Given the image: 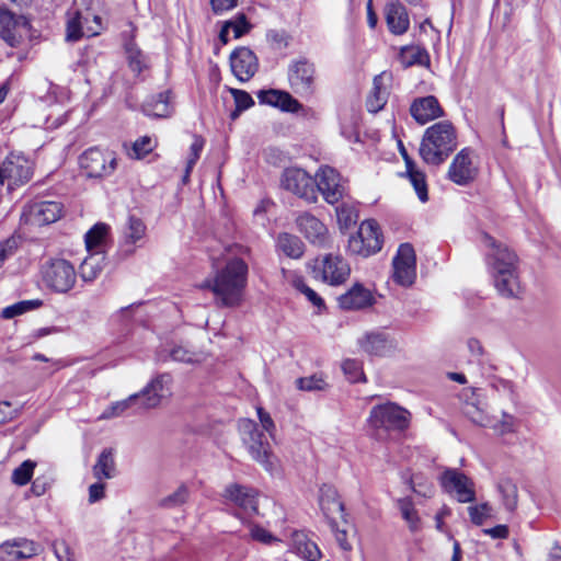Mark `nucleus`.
Here are the masks:
<instances>
[{"mask_svg": "<svg viewBox=\"0 0 561 561\" xmlns=\"http://www.w3.org/2000/svg\"><path fill=\"white\" fill-rule=\"evenodd\" d=\"M248 264L241 259H231L226 265L216 271L213 278L206 279L202 289L214 294L215 304L221 308L239 307L248 285Z\"/></svg>", "mask_w": 561, "mask_h": 561, "instance_id": "f257e3e1", "label": "nucleus"}, {"mask_svg": "<svg viewBox=\"0 0 561 561\" xmlns=\"http://www.w3.org/2000/svg\"><path fill=\"white\" fill-rule=\"evenodd\" d=\"M483 243L488 249L485 260L496 290L503 297H517L520 293L517 255L488 234L483 237Z\"/></svg>", "mask_w": 561, "mask_h": 561, "instance_id": "f03ea898", "label": "nucleus"}, {"mask_svg": "<svg viewBox=\"0 0 561 561\" xmlns=\"http://www.w3.org/2000/svg\"><path fill=\"white\" fill-rule=\"evenodd\" d=\"M457 148V133L448 121L430 126L420 145V156L427 164L439 165Z\"/></svg>", "mask_w": 561, "mask_h": 561, "instance_id": "7ed1b4c3", "label": "nucleus"}, {"mask_svg": "<svg viewBox=\"0 0 561 561\" xmlns=\"http://www.w3.org/2000/svg\"><path fill=\"white\" fill-rule=\"evenodd\" d=\"M409 423V411L391 402L374 407L368 417V424L376 431L377 436L380 431L402 432L408 428Z\"/></svg>", "mask_w": 561, "mask_h": 561, "instance_id": "20e7f679", "label": "nucleus"}, {"mask_svg": "<svg viewBox=\"0 0 561 561\" xmlns=\"http://www.w3.org/2000/svg\"><path fill=\"white\" fill-rule=\"evenodd\" d=\"M41 273L45 286L58 294L70 291L77 280L75 266L65 259H51L45 262Z\"/></svg>", "mask_w": 561, "mask_h": 561, "instance_id": "39448f33", "label": "nucleus"}, {"mask_svg": "<svg viewBox=\"0 0 561 561\" xmlns=\"http://www.w3.org/2000/svg\"><path fill=\"white\" fill-rule=\"evenodd\" d=\"M241 427L244 434H248V438L244 437V442L251 457L267 471H272L275 468L277 459L272 453L266 435L250 420H243Z\"/></svg>", "mask_w": 561, "mask_h": 561, "instance_id": "423d86ee", "label": "nucleus"}, {"mask_svg": "<svg viewBox=\"0 0 561 561\" xmlns=\"http://www.w3.org/2000/svg\"><path fill=\"white\" fill-rule=\"evenodd\" d=\"M383 237L378 222L374 219L360 224L358 231L348 240V250L357 255L367 257L379 252Z\"/></svg>", "mask_w": 561, "mask_h": 561, "instance_id": "0eeeda50", "label": "nucleus"}, {"mask_svg": "<svg viewBox=\"0 0 561 561\" xmlns=\"http://www.w3.org/2000/svg\"><path fill=\"white\" fill-rule=\"evenodd\" d=\"M312 274L316 279L331 286H339L350 277L351 267L342 255L330 253L314 261Z\"/></svg>", "mask_w": 561, "mask_h": 561, "instance_id": "6e6552de", "label": "nucleus"}, {"mask_svg": "<svg viewBox=\"0 0 561 561\" xmlns=\"http://www.w3.org/2000/svg\"><path fill=\"white\" fill-rule=\"evenodd\" d=\"M34 165L31 160L20 153H10L0 164V184H8L12 190L26 184L33 176Z\"/></svg>", "mask_w": 561, "mask_h": 561, "instance_id": "1a4fd4ad", "label": "nucleus"}, {"mask_svg": "<svg viewBox=\"0 0 561 561\" xmlns=\"http://www.w3.org/2000/svg\"><path fill=\"white\" fill-rule=\"evenodd\" d=\"M316 193H321L323 199L334 205L346 194V182L340 173L330 167H322L314 175Z\"/></svg>", "mask_w": 561, "mask_h": 561, "instance_id": "9d476101", "label": "nucleus"}, {"mask_svg": "<svg viewBox=\"0 0 561 561\" xmlns=\"http://www.w3.org/2000/svg\"><path fill=\"white\" fill-rule=\"evenodd\" d=\"M79 163L88 178L100 179L110 176L115 171L117 161L113 152L90 148L80 156Z\"/></svg>", "mask_w": 561, "mask_h": 561, "instance_id": "9b49d317", "label": "nucleus"}, {"mask_svg": "<svg viewBox=\"0 0 561 561\" xmlns=\"http://www.w3.org/2000/svg\"><path fill=\"white\" fill-rule=\"evenodd\" d=\"M31 23L25 15L16 14L0 5V39L12 48L19 47L23 42V31H28Z\"/></svg>", "mask_w": 561, "mask_h": 561, "instance_id": "f8f14e48", "label": "nucleus"}, {"mask_svg": "<svg viewBox=\"0 0 561 561\" xmlns=\"http://www.w3.org/2000/svg\"><path fill=\"white\" fill-rule=\"evenodd\" d=\"M288 82L296 94L310 96L316 84L314 65L305 58L293 61L288 67Z\"/></svg>", "mask_w": 561, "mask_h": 561, "instance_id": "ddd939ff", "label": "nucleus"}, {"mask_svg": "<svg viewBox=\"0 0 561 561\" xmlns=\"http://www.w3.org/2000/svg\"><path fill=\"white\" fill-rule=\"evenodd\" d=\"M282 186L308 203L318 201L314 178L300 168L286 169L282 175Z\"/></svg>", "mask_w": 561, "mask_h": 561, "instance_id": "4468645a", "label": "nucleus"}, {"mask_svg": "<svg viewBox=\"0 0 561 561\" xmlns=\"http://www.w3.org/2000/svg\"><path fill=\"white\" fill-rule=\"evenodd\" d=\"M393 280L403 287L411 286L416 277L415 252L411 244L403 243L399 247L392 260Z\"/></svg>", "mask_w": 561, "mask_h": 561, "instance_id": "2eb2a0df", "label": "nucleus"}, {"mask_svg": "<svg viewBox=\"0 0 561 561\" xmlns=\"http://www.w3.org/2000/svg\"><path fill=\"white\" fill-rule=\"evenodd\" d=\"M440 484L447 493H454L460 503L476 500L474 482L457 469H446L440 476Z\"/></svg>", "mask_w": 561, "mask_h": 561, "instance_id": "dca6fc26", "label": "nucleus"}, {"mask_svg": "<svg viewBox=\"0 0 561 561\" xmlns=\"http://www.w3.org/2000/svg\"><path fill=\"white\" fill-rule=\"evenodd\" d=\"M62 214V205L53 201L34 202L24 207L22 219L32 226H44L57 221Z\"/></svg>", "mask_w": 561, "mask_h": 561, "instance_id": "f3484780", "label": "nucleus"}, {"mask_svg": "<svg viewBox=\"0 0 561 561\" xmlns=\"http://www.w3.org/2000/svg\"><path fill=\"white\" fill-rule=\"evenodd\" d=\"M222 496L239 507L245 516L259 515V492L256 490L232 483L225 488Z\"/></svg>", "mask_w": 561, "mask_h": 561, "instance_id": "a211bd4d", "label": "nucleus"}, {"mask_svg": "<svg viewBox=\"0 0 561 561\" xmlns=\"http://www.w3.org/2000/svg\"><path fill=\"white\" fill-rule=\"evenodd\" d=\"M473 152L469 148L460 150L448 169V179L457 185H468L477 174L478 168L473 162Z\"/></svg>", "mask_w": 561, "mask_h": 561, "instance_id": "6ab92c4d", "label": "nucleus"}, {"mask_svg": "<svg viewBox=\"0 0 561 561\" xmlns=\"http://www.w3.org/2000/svg\"><path fill=\"white\" fill-rule=\"evenodd\" d=\"M298 230L307 240L318 247H327L330 236L327 226L310 213H301L296 218Z\"/></svg>", "mask_w": 561, "mask_h": 561, "instance_id": "aec40b11", "label": "nucleus"}, {"mask_svg": "<svg viewBox=\"0 0 561 561\" xmlns=\"http://www.w3.org/2000/svg\"><path fill=\"white\" fill-rule=\"evenodd\" d=\"M171 377L168 374H162L153 378L138 394V407L141 409L157 408L163 398L170 394L169 385Z\"/></svg>", "mask_w": 561, "mask_h": 561, "instance_id": "412c9836", "label": "nucleus"}, {"mask_svg": "<svg viewBox=\"0 0 561 561\" xmlns=\"http://www.w3.org/2000/svg\"><path fill=\"white\" fill-rule=\"evenodd\" d=\"M410 113L420 125L444 116V110L434 95L415 99L410 106Z\"/></svg>", "mask_w": 561, "mask_h": 561, "instance_id": "4be33fe9", "label": "nucleus"}, {"mask_svg": "<svg viewBox=\"0 0 561 561\" xmlns=\"http://www.w3.org/2000/svg\"><path fill=\"white\" fill-rule=\"evenodd\" d=\"M230 66L233 75L240 81H248L257 70V59L253 51L242 47L231 54Z\"/></svg>", "mask_w": 561, "mask_h": 561, "instance_id": "5701e85b", "label": "nucleus"}, {"mask_svg": "<svg viewBox=\"0 0 561 561\" xmlns=\"http://www.w3.org/2000/svg\"><path fill=\"white\" fill-rule=\"evenodd\" d=\"M82 12L76 11L72 16L69 18L67 22V41H78L82 36H95L99 35L102 30V19L101 16L93 14L91 12V20L94 25H85L82 26L81 22Z\"/></svg>", "mask_w": 561, "mask_h": 561, "instance_id": "b1692460", "label": "nucleus"}, {"mask_svg": "<svg viewBox=\"0 0 561 561\" xmlns=\"http://www.w3.org/2000/svg\"><path fill=\"white\" fill-rule=\"evenodd\" d=\"M374 304L371 291L362 284L353 285L345 294L339 297V305L345 310H359Z\"/></svg>", "mask_w": 561, "mask_h": 561, "instance_id": "393cba45", "label": "nucleus"}, {"mask_svg": "<svg viewBox=\"0 0 561 561\" xmlns=\"http://www.w3.org/2000/svg\"><path fill=\"white\" fill-rule=\"evenodd\" d=\"M319 503L328 520L339 515L345 520L344 505L340 500L337 490L331 484H323L320 488Z\"/></svg>", "mask_w": 561, "mask_h": 561, "instance_id": "a878e982", "label": "nucleus"}, {"mask_svg": "<svg viewBox=\"0 0 561 561\" xmlns=\"http://www.w3.org/2000/svg\"><path fill=\"white\" fill-rule=\"evenodd\" d=\"M385 18L389 31L394 35L404 34L410 26L407 9L400 2L388 3L385 8Z\"/></svg>", "mask_w": 561, "mask_h": 561, "instance_id": "bb28decb", "label": "nucleus"}, {"mask_svg": "<svg viewBox=\"0 0 561 561\" xmlns=\"http://www.w3.org/2000/svg\"><path fill=\"white\" fill-rule=\"evenodd\" d=\"M259 101L287 112H297L301 105L288 92L278 90L260 91Z\"/></svg>", "mask_w": 561, "mask_h": 561, "instance_id": "cd10ccee", "label": "nucleus"}, {"mask_svg": "<svg viewBox=\"0 0 561 561\" xmlns=\"http://www.w3.org/2000/svg\"><path fill=\"white\" fill-rule=\"evenodd\" d=\"M146 233L145 224L136 218L129 217L128 222L123 232L122 249L126 254L134 252L133 245L144 239Z\"/></svg>", "mask_w": 561, "mask_h": 561, "instance_id": "c85d7f7f", "label": "nucleus"}, {"mask_svg": "<svg viewBox=\"0 0 561 561\" xmlns=\"http://www.w3.org/2000/svg\"><path fill=\"white\" fill-rule=\"evenodd\" d=\"M92 472L94 478L99 481L113 479L116 476V462L113 448H105L101 451L92 468Z\"/></svg>", "mask_w": 561, "mask_h": 561, "instance_id": "c756f323", "label": "nucleus"}, {"mask_svg": "<svg viewBox=\"0 0 561 561\" xmlns=\"http://www.w3.org/2000/svg\"><path fill=\"white\" fill-rule=\"evenodd\" d=\"M105 265V256L101 251L90 252L80 265V276L84 282H93L101 274Z\"/></svg>", "mask_w": 561, "mask_h": 561, "instance_id": "7c9ffc66", "label": "nucleus"}, {"mask_svg": "<svg viewBox=\"0 0 561 561\" xmlns=\"http://www.w3.org/2000/svg\"><path fill=\"white\" fill-rule=\"evenodd\" d=\"M364 352L370 355L383 356L392 348V343L383 333H368L359 341Z\"/></svg>", "mask_w": 561, "mask_h": 561, "instance_id": "2f4dec72", "label": "nucleus"}, {"mask_svg": "<svg viewBox=\"0 0 561 561\" xmlns=\"http://www.w3.org/2000/svg\"><path fill=\"white\" fill-rule=\"evenodd\" d=\"M170 91H164L159 93L157 96H153L147 100L142 105V112L147 116L152 117H168L171 114V105H170Z\"/></svg>", "mask_w": 561, "mask_h": 561, "instance_id": "473e14b6", "label": "nucleus"}, {"mask_svg": "<svg viewBox=\"0 0 561 561\" xmlns=\"http://www.w3.org/2000/svg\"><path fill=\"white\" fill-rule=\"evenodd\" d=\"M388 100V90L382 81V76H376L373 82V89L367 98L366 106L371 113H377L383 108Z\"/></svg>", "mask_w": 561, "mask_h": 561, "instance_id": "72a5a7b5", "label": "nucleus"}, {"mask_svg": "<svg viewBox=\"0 0 561 561\" xmlns=\"http://www.w3.org/2000/svg\"><path fill=\"white\" fill-rule=\"evenodd\" d=\"M13 560H26L38 553V547L31 540L20 539L3 546Z\"/></svg>", "mask_w": 561, "mask_h": 561, "instance_id": "f704fd0d", "label": "nucleus"}, {"mask_svg": "<svg viewBox=\"0 0 561 561\" xmlns=\"http://www.w3.org/2000/svg\"><path fill=\"white\" fill-rule=\"evenodd\" d=\"M428 60L427 51L416 45L404 46L399 53V61L405 68L413 65H426Z\"/></svg>", "mask_w": 561, "mask_h": 561, "instance_id": "c9c22d12", "label": "nucleus"}, {"mask_svg": "<svg viewBox=\"0 0 561 561\" xmlns=\"http://www.w3.org/2000/svg\"><path fill=\"white\" fill-rule=\"evenodd\" d=\"M397 507L400 511L401 517L408 524L409 529L412 533H416L421 529V518L414 504L410 497H402L397 500Z\"/></svg>", "mask_w": 561, "mask_h": 561, "instance_id": "e433bc0d", "label": "nucleus"}, {"mask_svg": "<svg viewBox=\"0 0 561 561\" xmlns=\"http://www.w3.org/2000/svg\"><path fill=\"white\" fill-rule=\"evenodd\" d=\"M497 491L501 494V501L505 510L513 513L518 504L517 485L508 479L501 480L497 483Z\"/></svg>", "mask_w": 561, "mask_h": 561, "instance_id": "4c0bfd02", "label": "nucleus"}, {"mask_svg": "<svg viewBox=\"0 0 561 561\" xmlns=\"http://www.w3.org/2000/svg\"><path fill=\"white\" fill-rule=\"evenodd\" d=\"M277 245L289 257L299 259L304 254V243L294 234L280 233L277 238Z\"/></svg>", "mask_w": 561, "mask_h": 561, "instance_id": "58836bf2", "label": "nucleus"}, {"mask_svg": "<svg viewBox=\"0 0 561 561\" xmlns=\"http://www.w3.org/2000/svg\"><path fill=\"white\" fill-rule=\"evenodd\" d=\"M249 28L250 24L248 23L245 15L240 14L234 21L226 22L219 33V38L224 44H226L229 41L230 30H232L234 38H239L244 35Z\"/></svg>", "mask_w": 561, "mask_h": 561, "instance_id": "ea45409f", "label": "nucleus"}, {"mask_svg": "<svg viewBox=\"0 0 561 561\" xmlns=\"http://www.w3.org/2000/svg\"><path fill=\"white\" fill-rule=\"evenodd\" d=\"M140 394H131L127 399L116 401L106 408L100 415L101 420H108L122 415L126 410L134 405H138Z\"/></svg>", "mask_w": 561, "mask_h": 561, "instance_id": "a19ab883", "label": "nucleus"}, {"mask_svg": "<svg viewBox=\"0 0 561 561\" xmlns=\"http://www.w3.org/2000/svg\"><path fill=\"white\" fill-rule=\"evenodd\" d=\"M43 306V301L41 299H31V300H22L11 306L5 307L1 311V317L3 319H12L16 316L23 314L27 311L38 309Z\"/></svg>", "mask_w": 561, "mask_h": 561, "instance_id": "79ce46f5", "label": "nucleus"}, {"mask_svg": "<svg viewBox=\"0 0 561 561\" xmlns=\"http://www.w3.org/2000/svg\"><path fill=\"white\" fill-rule=\"evenodd\" d=\"M408 178L410 180V183L412 184L419 199L422 203L427 202L428 194H427V184H426V178L423 172L417 170L415 167L407 171Z\"/></svg>", "mask_w": 561, "mask_h": 561, "instance_id": "37998d69", "label": "nucleus"}, {"mask_svg": "<svg viewBox=\"0 0 561 561\" xmlns=\"http://www.w3.org/2000/svg\"><path fill=\"white\" fill-rule=\"evenodd\" d=\"M156 145L157 142L153 138L142 136L135 140L130 149H128L127 154L131 159H142L154 149Z\"/></svg>", "mask_w": 561, "mask_h": 561, "instance_id": "c03bdc74", "label": "nucleus"}, {"mask_svg": "<svg viewBox=\"0 0 561 561\" xmlns=\"http://www.w3.org/2000/svg\"><path fill=\"white\" fill-rule=\"evenodd\" d=\"M108 226L105 224L94 225L85 234V245L89 252L96 249L102 244L107 233Z\"/></svg>", "mask_w": 561, "mask_h": 561, "instance_id": "a18cd8bd", "label": "nucleus"}, {"mask_svg": "<svg viewBox=\"0 0 561 561\" xmlns=\"http://www.w3.org/2000/svg\"><path fill=\"white\" fill-rule=\"evenodd\" d=\"M335 213L341 229H348L357 221V210L350 204L342 203L335 208Z\"/></svg>", "mask_w": 561, "mask_h": 561, "instance_id": "49530a36", "label": "nucleus"}, {"mask_svg": "<svg viewBox=\"0 0 561 561\" xmlns=\"http://www.w3.org/2000/svg\"><path fill=\"white\" fill-rule=\"evenodd\" d=\"M126 54L128 65L134 72L140 73L145 68H147V57L135 44L130 43L126 46Z\"/></svg>", "mask_w": 561, "mask_h": 561, "instance_id": "de8ad7c7", "label": "nucleus"}, {"mask_svg": "<svg viewBox=\"0 0 561 561\" xmlns=\"http://www.w3.org/2000/svg\"><path fill=\"white\" fill-rule=\"evenodd\" d=\"M36 463L32 460L23 461L18 468L13 470L12 481L18 485L27 484L33 476Z\"/></svg>", "mask_w": 561, "mask_h": 561, "instance_id": "09e8293b", "label": "nucleus"}, {"mask_svg": "<svg viewBox=\"0 0 561 561\" xmlns=\"http://www.w3.org/2000/svg\"><path fill=\"white\" fill-rule=\"evenodd\" d=\"M188 497V489L186 485H180L172 494L160 500L159 505L164 508H173L183 505Z\"/></svg>", "mask_w": 561, "mask_h": 561, "instance_id": "8fccbe9b", "label": "nucleus"}, {"mask_svg": "<svg viewBox=\"0 0 561 561\" xmlns=\"http://www.w3.org/2000/svg\"><path fill=\"white\" fill-rule=\"evenodd\" d=\"M465 415L474 424L480 426L491 425V420L484 410L476 403H466L463 407Z\"/></svg>", "mask_w": 561, "mask_h": 561, "instance_id": "3c124183", "label": "nucleus"}, {"mask_svg": "<svg viewBox=\"0 0 561 561\" xmlns=\"http://www.w3.org/2000/svg\"><path fill=\"white\" fill-rule=\"evenodd\" d=\"M231 94L236 103V110L231 113V118L236 119L241 112L250 108L254 104V101L252 96L243 90L231 89Z\"/></svg>", "mask_w": 561, "mask_h": 561, "instance_id": "603ef678", "label": "nucleus"}, {"mask_svg": "<svg viewBox=\"0 0 561 561\" xmlns=\"http://www.w3.org/2000/svg\"><path fill=\"white\" fill-rule=\"evenodd\" d=\"M296 383L300 390L305 391H320L328 387V383L322 375H312L309 377L298 378Z\"/></svg>", "mask_w": 561, "mask_h": 561, "instance_id": "864d4df0", "label": "nucleus"}, {"mask_svg": "<svg viewBox=\"0 0 561 561\" xmlns=\"http://www.w3.org/2000/svg\"><path fill=\"white\" fill-rule=\"evenodd\" d=\"M342 369L351 382L365 381L362 364L356 359H345Z\"/></svg>", "mask_w": 561, "mask_h": 561, "instance_id": "5fc2aeb1", "label": "nucleus"}, {"mask_svg": "<svg viewBox=\"0 0 561 561\" xmlns=\"http://www.w3.org/2000/svg\"><path fill=\"white\" fill-rule=\"evenodd\" d=\"M169 354L173 360L180 363L193 364L201 360L199 354L194 353L182 345L173 346L170 348Z\"/></svg>", "mask_w": 561, "mask_h": 561, "instance_id": "6e6d98bb", "label": "nucleus"}, {"mask_svg": "<svg viewBox=\"0 0 561 561\" xmlns=\"http://www.w3.org/2000/svg\"><path fill=\"white\" fill-rule=\"evenodd\" d=\"M470 519L473 524L480 526L492 515V506L489 503H482L468 507Z\"/></svg>", "mask_w": 561, "mask_h": 561, "instance_id": "4d7b16f0", "label": "nucleus"}, {"mask_svg": "<svg viewBox=\"0 0 561 561\" xmlns=\"http://www.w3.org/2000/svg\"><path fill=\"white\" fill-rule=\"evenodd\" d=\"M205 141L202 137L195 136L194 141L192 142L190 147V154L187 157V172H192L194 165L196 164L197 160L201 157V152L204 148Z\"/></svg>", "mask_w": 561, "mask_h": 561, "instance_id": "13d9d810", "label": "nucleus"}, {"mask_svg": "<svg viewBox=\"0 0 561 561\" xmlns=\"http://www.w3.org/2000/svg\"><path fill=\"white\" fill-rule=\"evenodd\" d=\"M51 547L58 561H73V552L66 540H55Z\"/></svg>", "mask_w": 561, "mask_h": 561, "instance_id": "bf43d9fd", "label": "nucleus"}, {"mask_svg": "<svg viewBox=\"0 0 561 561\" xmlns=\"http://www.w3.org/2000/svg\"><path fill=\"white\" fill-rule=\"evenodd\" d=\"M294 286L297 290L302 293L308 298V300L312 302L314 306H323L322 298L313 289H311L302 279H296L294 282Z\"/></svg>", "mask_w": 561, "mask_h": 561, "instance_id": "052dcab7", "label": "nucleus"}, {"mask_svg": "<svg viewBox=\"0 0 561 561\" xmlns=\"http://www.w3.org/2000/svg\"><path fill=\"white\" fill-rule=\"evenodd\" d=\"M329 525L331 527V530L334 533L335 540L339 543V546L343 550H346V551L351 550L352 546L347 541V531L345 529H340L339 524L335 518H331V520H329Z\"/></svg>", "mask_w": 561, "mask_h": 561, "instance_id": "680f3d73", "label": "nucleus"}, {"mask_svg": "<svg viewBox=\"0 0 561 561\" xmlns=\"http://www.w3.org/2000/svg\"><path fill=\"white\" fill-rule=\"evenodd\" d=\"M238 2L239 0H209V4L215 14H221L234 9Z\"/></svg>", "mask_w": 561, "mask_h": 561, "instance_id": "e2e57ef3", "label": "nucleus"}, {"mask_svg": "<svg viewBox=\"0 0 561 561\" xmlns=\"http://www.w3.org/2000/svg\"><path fill=\"white\" fill-rule=\"evenodd\" d=\"M257 415H259V419H260L263 430L267 432V434L271 438H274L275 424H274V421L272 420L270 413L264 411L262 408H257Z\"/></svg>", "mask_w": 561, "mask_h": 561, "instance_id": "0e129e2a", "label": "nucleus"}, {"mask_svg": "<svg viewBox=\"0 0 561 561\" xmlns=\"http://www.w3.org/2000/svg\"><path fill=\"white\" fill-rule=\"evenodd\" d=\"M19 415V411L12 409V405L9 401L0 402V424L12 421Z\"/></svg>", "mask_w": 561, "mask_h": 561, "instance_id": "69168bd1", "label": "nucleus"}, {"mask_svg": "<svg viewBox=\"0 0 561 561\" xmlns=\"http://www.w3.org/2000/svg\"><path fill=\"white\" fill-rule=\"evenodd\" d=\"M251 536L253 539L263 543H271L277 540L271 533L260 526H253L251 528Z\"/></svg>", "mask_w": 561, "mask_h": 561, "instance_id": "338daca9", "label": "nucleus"}, {"mask_svg": "<svg viewBox=\"0 0 561 561\" xmlns=\"http://www.w3.org/2000/svg\"><path fill=\"white\" fill-rule=\"evenodd\" d=\"M105 495V484L102 482H96L90 485L89 488V501L91 503H95L102 500Z\"/></svg>", "mask_w": 561, "mask_h": 561, "instance_id": "774afa93", "label": "nucleus"}]
</instances>
